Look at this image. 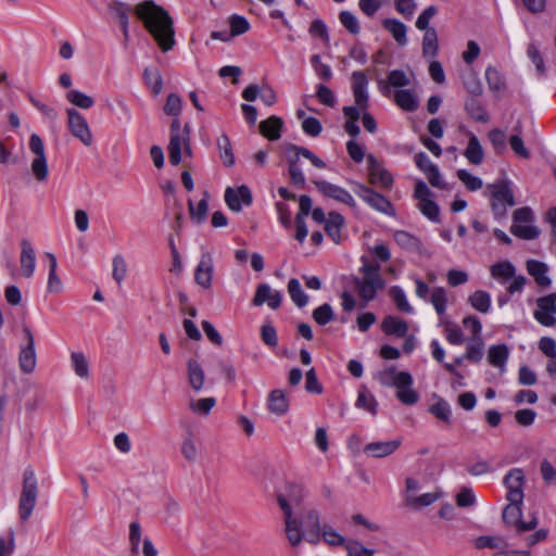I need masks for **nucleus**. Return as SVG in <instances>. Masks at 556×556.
<instances>
[{
	"instance_id": "obj_42",
	"label": "nucleus",
	"mask_w": 556,
	"mask_h": 556,
	"mask_svg": "<svg viewBox=\"0 0 556 556\" xmlns=\"http://www.w3.org/2000/svg\"><path fill=\"white\" fill-rule=\"evenodd\" d=\"M217 147L224 165L231 167L235 164V155L229 137L227 135L218 137Z\"/></svg>"
},
{
	"instance_id": "obj_28",
	"label": "nucleus",
	"mask_w": 556,
	"mask_h": 556,
	"mask_svg": "<svg viewBox=\"0 0 556 556\" xmlns=\"http://www.w3.org/2000/svg\"><path fill=\"white\" fill-rule=\"evenodd\" d=\"M267 406L269 412L277 416L286 414L289 409V401L286 393L280 389L273 390L268 395Z\"/></svg>"
},
{
	"instance_id": "obj_14",
	"label": "nucleus",
	"mask_w": 556,
	"mask_h": 556,
	"mask_svg": "<svg viewBox=\"0 0 556 556\" xmlns=\"http://www.w3.org/2000/svg\"><path fill=\"white\" fill-rule=\"evenodd\" d=\"M368 163V178L371 185L379 184L384 189H391L394 179L392 175L381 166L380 162L375 155L369 154L367 156Z\"/></svg>"
},
{
	"instance_id": "obj_60",
	"label": "nucleus",
	"mask_w": 556,
	"mask_h": 556,
	"mask_svg": "<svg viewBox=\"0 0 556 556\" xmlns=\"http://www.w3.org/2000/svg\"><path fill=\"white\" fill-rule=\"evenodd\" d=\"M456 174L469 191H477L483 186L481 178L471 175L466 169H458Z\"/></svg>"
},
{
	"instance_id": "obj_45",
	"label": "nucleus",
	"mask_w": 556,
	"mask_h": 556,
	"mask_svg": "<svg viewBox=\"0 0 556 556\" xmlns=\"http://www.w3.org/2000/svg\"><path fill=\"white\" fill-rule=\"evenodd\" d=\"M393 238L401 248L408 251L418 250L420 247L419 239L405 230H396Z\"/></svg>"
},
{
	"instance_id": "obj_59",
	"label": "nucleus",
	"mask_w": 556,
	"mask_h": 556,
	"mask_svg": "<svg viewBox=\"0 0 556 556\" xmlns=\"http://www.w3.org/2000/svg\"><path fill=\"white\" fill-rule=\"evenodd\" d=\"M229 25L232 37L240 36L250 29L249 21L238 14H233L229 17Z\"/></svg>"
},
{
	"instance_id": "obj_22",
	"label": "nucleus",
	"mask_w": 556,
	"mask_h": 556,
	"mask_svg": "<svg viewBox=\"0 0 556 556\" xmlns=\"http://www.w3.org/2000/svg\"><path fill=\"white\" fill-rule=\"evenodd\" d=\"M109 11L112 15H114L121 25L124 40L128 41L129 39V17L128 13L131 11V7L121 2L118 0H112L109 3Z\"/></svg>"
},
{
	"instance_id": "obj_20",
	"label": "nucleus",
	"mask_w": 556,
	"mask_h": 556,
	"mask_svg": "<svg viewBox=\"0 0 556 556\" xmlns=\"http://www.w3.org/2000/svg\"><path fill=\"white\" fill-rule=\"evenodd\" d=\"M190 138V125L185 124L184 134L170 135L168 143V156L172 165L177 166L181 162V148Z\"/></svg>"
},
{
	"instance_id": "obj_52",
	"label": "nucleus",
	"mask_w": 556,
	"mask_h": 556,
	"mask_svg": "<svg viewBox=\"0 0 556 556\" xmlns=\"http://www.w3.org/2000/svg\"><path fill=\"white\" fill-rule=\"evenodd\" d=\"M71 361L75 374L80 378H88L89 365L86 356L81 352H73Z\"/></svg>"
},
{
	"instance_id": "obj_31",
	"label": "nucleus",
	"mask_w": 556,
	"mask_h": 556,
	"mask_svg": "<svg viewBox=\"0 0 556 556\" xmlns=\"http://www.w3.org/2000/svg\"><path fill=\"white\" fill-rule=\"evenodd\" d=\"M422 56L425 59H434L439 52L438 33L434 28L427 29L422 37Z\"/></svg>"
},
{
	"instance_id": "obj_13",
	"label": "nucleus",
	"mask_w": 556,
	"mask_h": 556,
	"mask_svg": "<svg viewBox=\"0 0 556 556\" xmlns=\"http://www.w3.org/2000/svg\"><path fill=\"white\" fill-rule=\"evenodd\" d=\"M312 182L316 186V188L328 198H331L340 203H344L349 205L350 207L354 208L356 206V202L352 194L345 190L344 188L328 182L326 180H317L314 179Z\"/></svg>"
},
{
	"instance_id": "obj_30",
	"label": "nucleus",
	"mask_w": 556,
	"mask_h": 556,
	"mask_svg": "<svg viewBox=\"0 0 556 556\" xmlns=\"http://www.w3.org/2000/svg\"><path fill=\"white\" fill-rule=\"evenodd\" d=\"M283 122L278 116H270L267 119L261 122L260 124V132L266 137L267 139L275 141L278 140L281 136L280 131L282 128Z\"/></svg>"
},
{
	"instance_id": "obj_53",
	"label": "nucleus",
	"mask_w": 556,
	"mask_h": 556,
	"mask_svg": "<svg viewBox=\"0 0 556 556\" xmlns=\"http://www.w3.org/2000/svg\"><path fill=\"white\" fill-rule=\"evenodd\" d=\"M313 319L320 326H325L334 319V313L330 304L324 303L313 311Z\"/></svg>"
},
{
	"instance_id": "obj_12",
	"label": "nucleus",
	"mask_w": 556,
	"mask_h": 556,
	"mask_svg": "<svg viewBox=\"0 0 556 556\" xmlns=\"http://www.w3.org/2000/svg\"><path fill=\"white\" fill-rule=\"evenodd\" d=\"M536 309L533 313L535 320L545 327L556 325V293H549L536 299Z\"/></svg>"
},
{
	"instance_id": "obj_23",
	"label": "nucleus",
	"mask_w": 556,
	"mask_h": 556,
	"mask_svg": "<svg viewBox=\"0 0 556 556\" xmlns=\"http://www.w3.org/2000/svg\"><path fill=\"white\" fill-rule=\"evenodd\" d=\"M409 78L405 72L401 70H393L388 74V83L380 80L379 89L384 97H390V87L403 88L409 85Z\"/></svg>"
},
{
	"instance_id": "obj_35",
	"label": "nucleus",
	"mask_w": 556,
	"mask_h": 556,
	"mask_svg": "<svg viewBox=\"0 0 556 556\" xmlns=\"http://www.w3.org/2000/svg\"><path fill=\"white\" fill-rule=\"evenodd\" d=\"M484 342L481 336L472 337L466 346V353L464 357L472 363H479L483 358L484 354Z\"/></svg>"
},
{
	"instance_id": "obj_61",
	"label": "nucleus",
	"mask_w": 556,
	"mask_h": 556,
	"mask_svg": "<svg viewBox=\"0 0 556 556\" xmlns=\"http://www.w3.org/2000/svg\"><path fill=\"white\" fill-rule=\"evenodd\" d=\"M340 23L353 35H357L361 31L359 23L357 17L350 11H341L339 13Z\"/></svg>"
},
{
	"instance_id": "obj_41",
	"label": "nucleus",
	"mask_w": 556,
	"mask_h": 556,
	"mask_svg": "<svg viewBox=\"0 0 556 556\" xmlns=\"http://www.w3.org/2000/svg\"><path fill=\"white\" fill-rule=\"evenodd\" d=\"M288 292L293 303L302 308L308 302L307 294L302 290L301 283L296 278H291L288 282Z\"/></svg>"
},
{
	"instance_id": "obj_40",
	"label": "nucleus",
	"mask_w": 556,
	"mask_h": 556,
	"mask_svg": "<svg viewBox=\"0 0 556 556\" xmlns=\"http://www.w3.org/2000/svg\"><path fill=\"white\" fill-rule=\"evenodd\" d=\"M66 100L83 110H88L93 106L94 99L79 90L71 89L66 92Z\"/></svg>"
},
{
	"instance_id": "obj_51",
	"label": "nucleus",
	"mask_w": 556,
	"mask_h": 556,
	"mask_svg": "<svg viewBox=\"0 0 556 556\" xmlns=\"http://www.w3.org/2000/svg\"><path fill=\"white\" fill-rule=\"evenodd\" d=\"M430 302L433 305L437 314L439 316H443L445 314L447 303L445 289L442 287L434 288L431 293Z\"/></svg>"
},
{
	"instance_id": "obj_39",
	"label": "nucleus",
	"mask_w": 556,
	"mask_h": 556,
	"mask_svg": "<svg viewBox=\"0 0 556 556\" xmlns=\"http://www.w3.org/2000/svg\"><path fill=\"white\" fill-rule=\"evenodd\" d=\"M509 351L506 344L492 345L488 352V362L502 369L508 358Z\"/></svg>"
},
{
	"instance_id": "obj_44",
	"label": "nucleus",
	"mask_w": 556,
	"mask_h": 556,
	"mask_svg": "<svg viewBox=\"0 0 556 556\" xmlns=\"http://www.w3.org/2000/svg\"><path fill=\"white\" fill-rule=\"evenodd\" d=\"M49 258V278H48V291L59 293L62 290V281L56 274V258L53 254L47 253Z\"/></svg>"
},
{
	"instance_id": "obj_36",
	"label": "nucleus",
	"mask_w": 556,
	"mask_h": 556,
	"mask_svg": "<svg viewBox=\"0 0 556 556\" xmlns=\"http://www.w3.org/2000/svg\"><path fill=\"white\" fill-rule=\"evenodd\" d=\"M143 81L154 96L161 93L163 89V78L156 67H146L143 71Z\"/></svg>"
},
{
	"instance_id": "obj_63",
	"label": "nucleus",
	"mask_w": 556,
	"mask_h": 556,
	"mask_svg": "<svg viewBox=\"0 0 556 556\" xmlns=\"http://www.w3.org/2000/svg\"><path fill=\"white\" fill-rule=\"evenodd\" d=\"M15 549V533L12 528L7 532V536L0 535V556H12Z\"/></svg>"
},
{
	"instance_id": "obj_58",
	"label": "nucleus",
	"mask_w": 556,
	"mask_h": 556,
	"mask_svg": "<svg viewBox=\"0 0 556 556\" xmlns=\"http://www.w3.org/2000/svg\"><path fill=\"white\" fill-rule=\"evenodd\" d=\"M279 496H285L290 506L291 503L300 504L304 498V489L301 484L289 483L286 486V493L278 494Z\"/></svg>"
},
{
	"instance_id": "obj_9",
	"label": "nucleus",
	"mask_w": 556,
	"mask_h": 556,
	"mask_svg": "<svg viewBox=\"0 0 556 556\" xmlns=\"http://www.w3.org/2000/svg\"><path fill=\"white\" fill-rule=\"evenodd\" d=\"M277 500L281 510L283 511L288 541L292 546H298L302 542L304 535L302 522L293 517L292 508L285 496H279Z\"/></svg>"
},
{
	"instance_id": "obj_47",
	"label": "nucleus",
	"mask_w": 556,
	"mask_h": 556,
	"mask_svg": "<svg viewBox=\"0 0 556 556\" xmlns=\"http://www.w3.org/2000/svg\"><path fill=\"white\" fill-rule=\"evenodd\" d=\"M290 152H296L299 156L309 160L317 168L326 167V163L307 148L289 143L286 146V153Z\"/></svg>"
},
{
	"instance_id": "obj_57",
	"label": "nucleus",
	"mask_w": 556,
	"mask_h": 556,
	"mask_svg": "<svg viewBox=\"0 0 556 556\" xmlns=\"http://www.w3.org/2000/svg\"><path fill=\"white\" fill-rule=\"evenodd\" d=\"M476 547L482 548H504L507 546L506 541L501 536L481 535L476 540Z\"/></svg>"
},
{
	"instance_id": "obj_8",
	"label": "nucleus",
	"mask_w": 556,
	"mask_h": 556,
	"mask_svg": "<svg viewBox=\"0 0 556 556\" xmlns=\"http://www.w3.org/2000/svg\"><path fill=\"white\" fill-rule=\"evenodd\" d=\"M488 190L494 217L500 219L506 215L507 207L515 203L513 191L506 182L489 185Z\"/></svg>"
},
{
	"instance_id": "obj_34",
	"label": "nucleus",
	"mask_w": 556,
	"mask_h": 556,
	"mask_svg": "<svg viewBox=\"0 0 556 556\" xmlns=\"http://www.w3.org/2000/svg\"><path fill=\"white\" fill-rule=\"evenodd\" d=\"M394 102L397 106L407 112H414L419 106L417 97L408 89L397 90L394 94Z\"/></svg>"
},
{
	"instance_id": "obj_3",
	"label": "nucleus",
	"mask_w": 556,
	"mask_h": 556,
	"mask_svg": "<svg viewBox=\"0 0 556 556\" xmlns=\"http://www.w3.org/2000/svg\"><path fill=\"white\" fill-rule=\"evenodd\" d=\"M377 380L383 387L396 388V397L405 405H414L419 400L418 393L413 389V376L408 371H397L391 365L377 374Z\"/></svg>"
},
{
	"instance_id": "obj_11",
	"label": "nucleus",
	"mask_w": 556,
	"mask_h": 556,
	"mask_svg": "<svg viewBox=\"0 0 556 556\" xmlns=\"http://www.w3.org/2000/svg\"><path fill=\"white\" fill-rule=\"evenodd\" d=\"M490 271L491 276L501 283H506L514 278V280L507 287L508 294H513L516 291L521 290V276H515L516 268L510 262L503 261L493 264L490 268Z\"/></svg>"
},
{
	"instance_id": "obj_15",
	"label": "nucleus",
	"mask_w": 556,
	"mask_h": 556,
	"mask_svg": "<svg viewBox=\"0 0 556 556\" xmlns=\"http://www.w3.org/2000/svg\"><path fill=\"white\" fill-rule=\"evenodd\" d=\"M25 333V338L27 340V343L25 346L22 348L18 363L20 368L25 374H30L35 369L36 366V352H35V341L33 333L28 327H25L23 329Z\"/></svg>"
},
{
	"instance_id": "obj_64",
	"label": "nucleus",
	"mask_w": 556,
	"mask_h": 556,
	"mask_svg": "<svg viewBox=\"0 0 556 556\" xmlns=\"http://www.w3.org/2000/svg\"><path fill=\"white\" fill-rule=\"evenodd\" d=\"M345 549L349 556H374V549L365 547L361 542L349 540L345 543Z\"/></svg>"
},
{
	"instance_id": "obj_16",
	"label": "nucleus",
	"mask_w": 556,
	"mask_h": 556,
	"mask_svg": "<svg viewBox=\"0 0 556 556\" xmlns=\"http://www.w3.org/2000/svg\"><path fill=\"white\" fill-rule=\"evenodd\" d=\"M253 201L251 190L242 185L237 189L227 188L225 191V202L228 207L233 212H240L242 204L250 205Z\"/></svg>"
},
{
	"instance_id": "obj_33",
	"label": "nucleus",
	"mask_w": 556,
	"mask_h": 556,
	"mask_svg": "<svg viewBox=\"0 0 556 556\" xmlns=\"http://www.w3.org/2000/svg\"><path fill=\"white\" fill-rule=\"evenodd\" d=\"M465 110L471 118L479 123L485 124L490 121L486 109L478 98H468L465 101Z\"/></svg>"
},
{
	"instance_id": "obj_55",
	"label": "nucleus",
	"mask_w": 556,
	"mask_h": 556,
	"mask_svg": "<svg viewBox=\"0 0 556 556\" xmlns=\"http://www.w3.org/2000/svg\"><path fill=\"white\" fill-rule=\"evenodd\" d=\"M356 406L359 408H364L374 415L377 414L378 403L375 396L366 389H363L358 392Z\"/></svg>"
},
{
	"instance_id": "obj_37",
	"label": "nucleus",
	"mask_w": 556,
	"mask_h": 556,
	"mask_svg": "<svg viewBox=\"0 0 556 556\" xmlns=\"http://www.w3.org/2000/svg\"><path fill=\"white\" fill-rule=\"evenodd\" d=\"M464 155L468 162L473 165H479L482 163L484 156L483 149L479 139L475 135L469 138L467 148L464 151Z\"/></svg>"
},
{
	"instance_id": "obj_46",
	"label": "nucleus",
	"mask_w": 556,
	"mask_h": 556,
	"mask_svg": "<svg viewBox=\"0 0 556 556\" xmlns=\"http://www.w3.org/2000/svg\"><path fill=\"white\" fill-rule=\"evenodd\" d=\"M390 296L394 301L399 311L406 314H412L414 312V308L409 304L404 290L400 286L391 287Z\"/></svg>"
},
{
	"instance_id": "obj_38",
	"label": "nucleus",
	"mask_w": 556,
	"mask_h": 556,
	"mask_svg": "<svg viewBox=\"0 0 556 556\" xmlns=\"http://www.w3.org/2000/svg\"><path fill=\"white\" fill-rule=\"evenodd\" d=\"M188 380L194 391H200L204 384V371L195 359L188 362Z\"/></svg>"
},
{
	"instance_id": "obj_26",
	"label": "nucleus",
	"mask_w": 556,
	"mask_h": 556,
	"mask_svg": "<svg viewBox=\"0 0 556 556\" xmlns=\"http://www.w3.org/2000/svg\"><path fill=\"white\" fill-rule=\"evenodd\" d=\"M382 331L388 336H396L403 338L408 332V325L400 317L389 315L384 317L381 324Z\"/></svg>"
},
{
	"instance_id": "obj_4",
	"label": "nucleus",
	"mask_w": 556,
	"mask_h": 556,
	"mask_svg": "<svg viewBox=\"0 0 556 556\" xmlns=\"http://www.w3.org/2000/svg\"><path fill=\"white\" fill-rule=\"evenodd\" d=\"M363 266L359 271L362 277H354L353 285L357 291L358 296L364 301L363 307L370 301H372L378 291L386 287V282L380 274V265L371 264L368 260L362 257Z\"/></svg>"
},
{
	"instance_id": "obj_32",
	"label": "nucleus",
	"mask_w": 556,
	"mask_h": 556,
	"mask_svg": "<svg viewBox=\"0 0 556 556\" xmlns=\"http://www.w3.org/2000/svg\"><path fill=\"white\" fill-rule=\"evenodd\" d=\"M289 162V175L292 184L298 188L303 189L305 187V176L299 165V159L296 152L286 153Z\"/></svg>"
},
{
	"instance_id": "obj_2",
	"label": "nucleus",
	"mask_w": 556,
	"mask_h": 556,
	"mask_svg": "<svg viewBox=\"0 0 556 556\" xmlns=\"http://www.w3.org/2000/svg\"><path fill=\"white\" fill-rule=\"evenodd\" d=\"M504 485L507 489L508 504L502 510V520L506 528L521 533V469L513 468L505 476Z\"/></svg>"
},
{
	"instance_id": "obj_50",
	"label": "nucleus",
	"mask_w": 556,
	"mask_h": 556,
	"mask_svg": "<svg viewBox=\"0 0 556 556\" xmlns=\"http://www.w3.org/2000/svg\"><path fill=\"white\" fill-rule=\"evenodd\" d=\"M188 208L190 217L194 223L202 224L203 222H205L208 212V202L206 199H202L201 201H199L197 206H194L192 200H189Z\"/></svg>"
},
{
	"instance_id": "obj_1",
	"label": "nucleus",
	"mask_w": 556,
	"mask_h": 556,
	"mask_svg": "<svg viewBox=\"0 0 556 556\" xmlns=\"http://www.w3.org/2000/svg\"><path fill=\"white\" fill-rule=\"evenodd\" d=\"M135 13L163 52L173 49L175 30L173 20L167 11L153 1L147 0L135 8Z\"/></svg>"
},
{
	"instance_id": "obj_56",
	"label": "nucleus",
	"mask_w": 556,
	"mask_h": 556,
	"mask_svg": "<svg viewBox=\"0 0 556 556\" xmlns=\"http://www.w3.org/2000/svg\"><path fill=\"white\" fill-rule=\"evenodd\" d=\"M320 534L323 535L325 542L331 546H345V543L349 540H345L343 535L338 533L331 526L324 525L323 529L320 531Z\"/></svg>"
},
{
	"instance_id": "obj_5",
	"label": "nucleus",
	"mask_w": 556,
	"mask_h": 556,
	"mask_svg": "<svg viewBox=\"0 0 556 556\" xmlns=\"http://www.w3.org/2000/svg\"><path fill=\"white\" fill-rule=\"evenodd\" d=\"M38 496V481L31 467L23 472V486L18 500V517L25 522L29 519L35 508Z\"/></svg>"
},
{
	"instance_id": "obj_27",
	"label": "nucleus",
	"mask_w": 556,
	"mask_h": 556,
	"mask_svg": "<svg viewBox=\"0 0 556 556\" xmlns=\"http://www.w3.org/2000/svg\"><path fill=\"white\" fill-rule=\"evenodd\" d=\"M382 26L388 30L399 46H405L407 43V27L406 25L396 18H386L382 21Z\"/></svg>"
},
{
	"instance_id": "obj_24",
	"label": "nucleus",
	"mask_w": 556,
	"mask_h": 556,
	"mask_svg": "<svg viewBox=\"0 0 556 556\" xmlns=\"http://www.w3.org/2000/svg\"><path fill=\"white\" fill-rule=\"evenodd\" d=\"M22 252H21V268L22 275L26 278L33 276L35 271L36 265V256L35 251L30 244V242L26 239H23L21 242Z\"/></svg>"
},
{
	"instance_id": "obj_7",
	"label": "nucleus",
	"mask_w": 556,
	"mask_h": 556,
	"mask_svg": "<svg viewBox=\"0 0 556 556\" xmlns=\"http://www.w3.org/2000/svg\"><path fill=\"white\" fill-rule=\"evenodd\" d=\"M352 185L355 194L359 197L369 207L387 216H395L396 213L393 204L383 194L375 191L372 188L362 182L354 181Z\"/></svg>"
},
{
	"instance_id": "obj_54",
	"label": "nucleus",
	"mask_w": 556,
	"mask_h": 556,
	"mask_svg": "<svg viewBox=\"0 0 556 556\" xmlns=\"http://www.w3.org/2000/svg\"><path fill=\"white\" fill-rule=\"evenodd\" d=\"M112 277L117 282V285H121L127 275V264L122 254H116L112 260Z\"/></svg>"
},
{
	"instance_id": "obj_29",
	"label": "nucleus",
	"mask_w": 556,
	"mask_h": 556,
	"mask_svg": "<svg viewBox=\"0 0 556 556\" xmlns=\"http://www.w3.org/2000/svg\"><path fill=\"white\" fill-rule=\"evenodd\" d=\"M485 79L489 89L494 93L496 98L503 96L506 90V83L503 75L493 66H488L485 70Z\"/></svg>"
},
{
	"instance_id": "obj_49",
	"label": "nucleus",
	"mask_w": 556,
	"mask_h": 556,
	"mask_svg": "<svg viewBox=\"0 0 556 556\" xmlns=\"http://www.w3.org/2000/svg\"><path fill=\"white\" fill-rule=\"evenodd\" d=\"M429 413H431L433 416H435L438 419L450 424L451 422V415H452V408L447 401L440 397L434 404H432L429 407Z\"/></svg>"
},
{
	"instance_id": "obj_19",
	"label": "nucleus",
	"mask_w": 556,
	"mask_h": 556,
	"mask_svg": "<svg viewBox=\"0 0 556 556\" xmlns=\"http://www.w3.org/2000/svg\"><path fill=\"white\" fill-rule=\"evenodd\" d=\"M213 279V258L211 254L204 253L194 271L195 282L204 289H210Z\"/></svg>"
},
{
	"instance_id": "obj_10",
	"label": "nucleus",
	"mask_w": 556,
	"mask_h": 556,
	"mask_svg": "<svg viewBox=\"0 0 556 556\" xmlns=\"http://www.w3.org/2000/svg\"><path fill=\"white\" fill-rule=\"evenodd\" d=\"M67 127L71 134L77 138L84 146L90 147L93 137L87 119L75 109H67Z\"/></svg>"
},
{
	"instance_id": "obj_62",
	"label": "nucleus",
	"mask_w": 556,
	"mask_h": 556,
	"mask_svg": "<svg viewBox=\"0 0 556 556\" xmlns=\"http://www.w3.org/2000/svg\"><path fill=\"white\" fill-rule=\"evenodd\" d=\"M181 454L190 463L195 462L198 448L191 433H188L181 443Z\"/></svg>"
},
{
	"instance_id": "obj_25",
	"label": "nucleus",
	"mask_w": 556,
	"mask_h": 556,
	"mask_svg": "<svg viewBox=\"0 0 556 556\" xmlns=\"http://www.w3.org/2000/svg\"><path fill=\"white\" fill-rule=\"evenodd\" d=\"M345 225L344 217L337 213L330 212L325 224V231L328 237L337 244L341 242V230Z\"/></svg>"
},
{
	"instance_id": "obj_18",
	"label": "nucleus",
	"mask_w": 556,
	"mask_h": 556,
	"mask_svg": "<svg viewBox=\"0 0 556 556\" xmlns=\"http://www.w3.org/2000/svg\"><path fill=\"white\" fill-rule=\"evenodd\" d=\"M526 268L529 276L533 278L540 288L547 289L551 287L552 279L548 276L549 268L545 263L536 260H528Z\"/></svg>"
},
{
	"instance_id": "obj_43",
	"label": "nucleus",
	"mask_w": 556,
	"mask_h": 556,
	"mask_svg": "<svg viewBox=\"0 0 556 556\" xmlns=\"http://www.w3.org/2000/svg\"><path fill=\"white\" fill-rule=\"evenodd\" d=\"M470 305L480 313H488L491 307V296L486 291L478 290L468 299Z\"/></svg>"
},
{
	"instance_id": "obj_21",
	"label": "nucleus",
	"mask_w": 556,
	"mask_h": 556,
	"mask_svg": "<svg viewBox=\"0 0 556 556\" xmlns=\"http://www.w3.org/2000/svg\"><path fill=\"white\" fill-rule=\"evenodd\" d=\"M302 526L305 528L306 540L308 542H318L320 536V531L323 527L320 526V516L319 513L315 509H308L303 514Z\"/></svg>"
},
{
	"instance_id": "obj_48",
	"label": "nucleus",
	"mask_w": 556,
	"mask_h": 556,
	"mask_svg": "<svg viewBox=\"0 0 556 556\" xmlns=\"http://www.w3.org/2000/svg\"><path fill=\"white\" fill-rule=\"evenodd\" d=\"M533 219V212L523 206V240H533L541 233L540 228L531 224Z\"/></svg>"
},
{
	"instance_id": "obj_6",
	"label": "nucleus",
	"mask_w": 556,
	"mask_h": 556,
	"mask_svg": "<svg viewBox=\"0 0 556 556\" xmlns=\"http://www.w3.org/2000/svg\"><path fill=\"white\" fill-rule=\"evenodd\" d=\"M368 79L364 72L356 71L352 73V89L356 106H344L343 114L346 121H358L361 111L368 108Z\"/></svg>"
},
{
	"instance_id": "obj_17",
	"label": "nucleus",
	"mask_w": 556,
	"mask_h": 556,
	"mask_svg": "<svg viewBox=\"0 0 556 556\" xmlns=\"http://www.w3.org/2000/svg\"><path fill=\"white\" fill-rule=\"evenodd\" d=\"M401 439L390 441H376L366 444L363 451L370 457L383 458L392 455L401 446Z\"/></svg>"
}]
</instances>
